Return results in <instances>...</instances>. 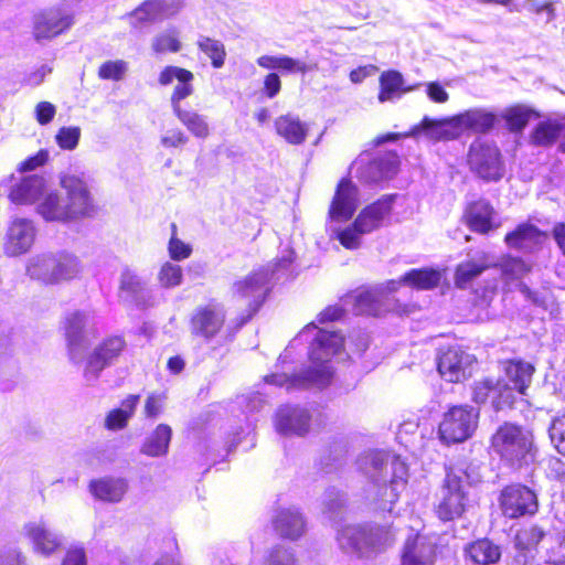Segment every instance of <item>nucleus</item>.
I'll return each instance as SVG.
<instances>
[{
    "label": "nucleus",
    "mask_w": 565,
    "mask_h": 565,
    "mask_svg": "<svg viewBox=\"0 0 565 565\" xmlns=\"http://www.w3.org/2000/svg\"><path fill=\"white\" fill-rule=\"evenodd\" d=\"M441 274L438 269L424 267L406 271L401 281L417 290H429L439 286Z\"/></svg>",
    "instance_id": "72a5a7b5"
},
{
    "label": "nucleus",
    "mask_w": 565,
    "mask_h": 565,
    "mask_svg": "<svg viewBox=\"0 0 565 565\" xmlns=\"http://www.w3.org/2000/svg\"><path fill=\"white\" fill-rule=\"evenodd\" d=\"M352 299V310L356 316L379 318L390 310L385 307L381 294L371 287H359L347 295Z\"/></svg>",
    "instance_id": "5701e85b"
},
{
    "label": "nucleus",
    "mask_w": 565,
    "mask_h": 565,
    "mask_svg": "<svg viewBox=\"0 0 565 565\" xmlns=\"http://www.w3.org/2000/svg\"><path fill=\"white\" fill-rule=\"evenodd\" d=\"M35 239V228L30 220L14 218L8 226L3 248L9 256H19L30 250Z\"/></svg>",
    "instance_id": "a211bd4d"
},
{
    "label": "nucleus",
    "mask_w": 565,
    "mask_h": 565,
    "mask_svg": "<svg viewBox=\"0 0 565 565\" xmlns=\"http://www.w3.org/2000/svg\"><path fill=\"white\" fill-rule=\"evenodd\" d=\"M460 221L470 232L479 235H488L501 226L495 207L486 198L468 201Z\"/></svg>",
    "instance_id": "9b49d317"
},
{
    "label": "nucleus",
    "mask_w": 565,
    "mask_h": 565,
    "mask_svg": "<svg viewBox=\"0 0 565 565\" xmlns=\"http://www.w3.org/2000/svg\"><path fill=\"white\" fill-rule=\"evenodd\" d=\"M401 160L395 150H388L371 157L363 151L353 161L356 178L364 183H376L394 177L399 169Z\"/></svg>",
    "instance_id": "0eeeda50"
},
{
    "label": "nucleus",
    "mask_w": 565,
    "mask_h": 565,
    "mask_svg": "<svg viewBox=\"0 0 565 565\" xmlns=\"http://www.w3.org/2000/svg\"><path fill=\"white\" fill-rule=\"evenodd\" d=\"M263 93L267 98H274L277 96L281 89V81L279 75L275 72L268 73L264 77L263 82Z\"/></svg>",
    "instance_id": "e2e57ef3"
},
{
    "label": "nucleus",
    "mask_w": 565,
    "mask_h": 565,
    "mask_svg": "<svg viewBox=\"0 0 565 565\" xmlns=\"http://www.w3.org/2000/svg\"><path fill=\"white\" fill-rule=\"evenodd\" d=\"M465 558L472 565H495L501 559V547L488 537L477 539L463 547Z\"/></svg>",
    "instance_id": "cd10ccee"
},
{
    "label": "nucleus",
    "mask_w": 565,
    "mask_h": 565,
    "mask_svg": "<svg viewBox=\"0 0 565 565\" xmlns=\"http://www.w3.org/2000/svg\"><path fill=\"white\" fill-rule=\"evenodd\" d=\"M225 324V315L215 303L199 306L190 318L192 335L211 340L218 335Z\"/></svg>",
    "instance_id": "2eb2a0df"
},
{
    "label": "nucleus",
    "mask_w": 565,
    "mask_h": 565,
    "mask_svg": "<svg viewBox=\"0 0 565 565\" xmlns=\"http://www.w3.org/2000/svg\"><path fill=\"white\" fill-rule=\"evenodd\" d=\"M79 137L78 127H62L56 134V142L60 148L72 150L78 145Z\"/></svg>",
    "instance_id": "6e6d98bb"
},
{
    "label": "nucleus",
    "mask_w": 565,
    "mask_h": 565,
    "mask_svg": "<svg viewBox=\"0 0 565 565\" xmlns=\"http://www.w3.org/2000/svg\"><path fill=\"white\" fill-rule=\"evenodd\" d=\"M443 553V545L436 541L407 540L403 546L399 565H435Z\"/></svg>",
    "instance_id": "aec40b11"
},
{
    "label": "nucleus",
    "mask_w": 565,
    "mask_h": 565,
    "mask_svg": "<svg viewBox=\"0 0 565 565\" xmlns=\"http://www.w3.org/2000/svg\"><path fill=\"white\" fill-rule=\"evenodd\" d=\"M125 72L126 63L124 61H106L98 68V77L105 81H120Z\"/></svg>",
    "instance_id": "864d4df0"
},
{
    "label": "nucleus",
    "mask_w": 565,
    "mask_h": 565,
    "mask_svg": "<svg viewBox=\"0 0 565 565\" xmlns=\"http://www.w3.org/2000/svg\"><path fill=\"white\" fill-rule=\"evenodd\" d=\"M358 189L348 178H342L338 184L329 206V216L334 221L350 220L356 210Z\"/></svg>",
    "instance_id": "4be33fe9"
},
{
    "label": "nucleus",
    "mask_w": 565,
    "mask_h": 565,
    "mask_svg": "<svg viewBox=\"0 0 565 565\" xmlns=\"http://www.w3.org/2000/svg\"><path fill=\"white\" fill-rule=\"evenodd\" d=\"M56 113L55 106L50 102H40L35 107L36 121L44 126L50 124Z\"/></svg>",
    "instance_id": "680f3d73"
},
{
    "label": "nucleus",
    "mask_w": 565,
    "mask_h": 565,
    "mask_svg": "<svg viewBox=\"0 0 565 565\" xmlns=\"http://www.w3.org/2000/svg\"><path fill=\"white\" fill-rule=\"evenodd\" d=\"M468 505V494L460 477L448 473L441 488V497L434 512L444 523L460 519Z\"/></svg>",
    "instance_id": "1a4fd4ad"
},
{
    "label": "nucleus",
    "mask_w": 565,
    "mask_h": 565,
    "mask_svg": "<svg viewBox=\"0 0 565 565\" xmlns=\"http://www.w3.org/2000/svg\"><path fill=\"white\" fill-rule=\"evenodd\" d=\"M399 494L394 479L377 486L376 501L382 509H385L387 504L388 509H391L392 505L397 502Z\"/></svg>",
    "instance_id": "603ef678"
},
{
    "label": "nucleus",
    "mask_w": 565,
    "mask_h": 565,
    "mask_svg": "<svg viewBox=\"0 0 565 565\" xmlns=\"http://www.w3.org/2000/svg\"><path fill=\"white\" fill-rule=\"evenodd\" d=\"M548 234L531 222H521L505 233L504 244L514 250L532 254L540 250L546 242Z\"/></svg>",
    "instance_id": "dca6fc26"
},
{
    "label": "nucleus",
    "mask_w": 565,
    "mask_h": 565,
    "mask_svg": "<svg viewBox=\"0 0 565 565\" xmlns=\"http://www.w3.org/2000/svg\"><path fill=\"white\" fill-rule=\"evenodd\" d=\"M498 500L502 514L509 519L534 515L539 510L536 493L521 483L505 486Z\"/></svg>",
    "instance_id": "9d476101"
},
{
    "label": "nucleus",
    "mask_w": 565,
    "mask_h": 565,
    "mask_svg": "<svg viewBox=\"0 0 565 565\" xmlns=\"http://www.w3.org/2000/svg\"><path fill=\"white\" fill-rule=\"evenodd\" d=\"M498 115L483 108H470L455 116V126L459 134L462 130L473 134H488L498 124Z\"/></svg>",
    "instance_id": "b1692460"
},
{
    "label": "nucleus",
    "mask_w": 565,
    "mask_h": 565,
    "mask_svg": "<svg viewBox=\"0 0 565 565\" xmlns=\"http://www.w3.org/2000/svg\"><path fill=\"white\" fill-rule=\"evenodd\" d=\"M555 2V0H545L543 2L532 3L529 7V11L535 15L545 13L547 15V21H552L556 17Z\"/></svg>",
    "instance_id": "69168bd1"
},
{
    "label": "nucleus",
    "mask_w": 565,
    "mask_h": 565,
    "mask_svg": "<svg viewBox=\"0 0 565 565\" xmlns=\"http://www.w3.org/2000/svg\"><path fill=\"white\" fill-rule=\"evenodd\" d=\"M168 250L170 258L177 262L186 259L192 254V247L178 237H170Z\"/></svg>",
    "instance_id": "13d9d810"
},
{
    "label": "nucleus",
    "mask_w": 565,
    "mask_h": 565,
    "mask_svg": "<svg viewBox=\"0 0 565 565\" xmlns=\"http://www.w3.org/2000/svg\"><path fill=\"white\" fill-rule=\"evenodd\" d=\"M140 396L131 394L121 402V407L111 409L105 418L108 430H120L128 425L129 418L135 414Z\"/></svg>",
    "instance_id": "58836bf2"
},
{
    "label": "nucleus",
    "mask_w": 565,
    "mask_h": 565,
    "mask_svg": "<svg viewBox=\"0 0 565 565\" xmlns=\"http://www.w3.org/2000/svg\"><path fill=\"white\" fill-rule=\"evenodd\" d=\"M471 399L476 404H489L494 412L511 409L518 395L507 380L484 377L471 385Z\"/></svg>",
    "instance_id": "6e6552de"
},
{
    "label": "nucleus",
    "mask_w": 565,
    "mask_h": 565,
    "mask_svg": "<svg viewBox=\"0 0 565 565\" xmlns=\"http://www.w3.org/2000/svg\"><path fill=\"white\" fill-rule=\"evenodd\" d=\"M276 134L292 146L302 145L308 137V127L298 116L280 115L274 120Z\"/></svg>",
    "instance_id": "7c9ffc66"
},
{
    "label": "nucleus",
    "mask_w": 565,
    "mask_h": 565,
    "mask_svg": "<svg viewBox=\"0 0 565 565\" xmlns=\"http://www.w3.org/2000/svg\"><path fill=\"white\" fill-rule=\"evenodd\" d=\"M198 47L211 58L214 68H221L226 58V50L224 44L209 36H201L198 41Z\"/></svg>",
    "instance_id": "a18cd8bd"
},
{
    "label": "nucleus",
    "mask_w": 565,
    "mask_h": 565,
    "mask_svg": "<svg viewBox=\"0 0 565 565\" xmlns=\"http://www.w3.org/2000/svg\"><path fill=\"white\" fill-rule=\"evenodd\" d=\"M552 236L562 255L565 257V223L557 222L552 227Z\"/></svg>",
    "instance_id": "774afa93"
},
{
    "label": "nucleus",
    "mask_w": 565,
    "mask_h": 565,
    "mask_svg": "<svg viewBox=\"0 0 565 565\" xmlns=\"http://www.w3.org/2000/svg\"><path fill=\"white\" fill-rule=\"evenodd\" d=\"M61 565H88L86 551L83 546H71L66 550Z\"/></svg>",
    "instance_id": "052dcab7"
},
{
    "label": "nucleus",
    "mask_w": 565,
    "mask_h": 565,
    "mask_svg": "<svg viewBox=\"0 0 565 565\" xmlns=\"http://www.w3.org/2000/svg\"><path fill=\"white\" fill-rule=\"evenodd\" d=\"M73 23L74 15L71 12L51 7L33 15L32 34L36 41L52 40L71 29Z\"/></svg>",
    "instance_id": "ddd939ff"
},
{
    "label": "nucleus",
    "mask_w": 565,
    "mask_h": 565,
    "mask_svg": "<svg viewBox=\"0 0 565 565\" xmlns=\"http://www.w3.org/2000/svg\"><path fill=\"white\" fill-rule=\"evenodd\" d=\"M491 265L484 262L465 260L459 263L454 270V285L458 289L471 287L473 280L489 269Z\"/></svg>",
    "instance_id": "ea45409f"
},
{
    "label": "nucleus",
    "mask_w": 565,
    "mask_h": 565,
    "mask_svg": "<svg viewBox=\"0 0 565 565\" xmlns=\"http://www.w3.org/2000/svg\"><path fill=\"white\" fill-rule=\"evenodd\" d=\"M490 449L509 468L533 465L537 456L534 430L513 422L500 424L490 437Z\"/></svg>",
    "instance_id": "f257e3e1"
},
{
    "label": "nucleus",
    "mask_w": 565,
    "mask_h": 565,
    "mask_svg": "<svg viewBox=\"0 0 565 565\" xmlns=\"http://www.w3.org/2000/svg\"><path fill=\"white\" fill-rule=\"evenodd\" d=\"M86 315L84 311L67 313L63 320L64 335L70 350L81 347L85 340Z\"/></svg>",
    "instance_id": "c9c22d12"
},
{
    "label": "nucleus",
    "mask_w": 565,
    "mask_h": 565,
    "mask_svg": "<svg viewBox=\"0 0 565 565\" xmlns=\"http://www.w3.org/2000/svg\"><path fill=\"white\" fill-rule=\"evenodd\" d=\"M269 273L259 267L233 284V294L239 299H248L247 313L237 318L236 329L242 328L259 311L265 303L269 288Z\"/></svg>",
    "instance_id": "20e7f679"
},
{
    "label": "nucleus",
    "mask_w": 565,
    "mask_h": 565,
    "mask_svg": "<svg viewBox=\"0 0 565 565\" xmlns=\"http://www.w3.org/2000/svg\"><path fill=\"white\" fill-rule=\"evenodd\" d=\"M25 531L38 552L51 555L58 550L60 542L44 526L33 523L26 525Z\"/></svg>",
    "instance_id": "79ce46f5"
},
{
    "label": "nucleus",
    "mask_w": 565,
    "mask_h": 565,
    "mask_svg": "<svg viewBox=\"0 0 565 565\" xmlns=\"http://www.w3.org/2000/svg\"><path fill=\"white\" fill-rule=\"evenodd\" d=\"M397 194H384L364 206L355 220V225L366 234L380 228L385 217L390 216Z\"/></svg>",
    "instance_id": "6ab92c4d"
},
{
    "label": "nucleus",
    "mask_w": 565,
    "mask_h": 565,
    "mask_svg": "<svg viewBox=\"0 0 565 565\" xmlns=\"http://www.w3.org/2000/svg\"><path fill=\"white\" fill-rule=\"evenodd\" d=\"M466 163L469 171L484 182H498L505 172L500 148L495 142L480 138L470 143Z\"/></svg>",
    "instance_id": "f03ea898"
},
{
    "label": "nucleus",
    "mask_w": 565,
    "mask_h": 565,
    "mask_svg": "<svg viewBox=\"0 0 565 565\" xmlns=\"http://www.w3.org/2000/svg\"><path fill=\"white\" fill-rule=\"evenodd\" d=\"M347 315V309L340 303L326 306L316 317L320 324L341 321Z\"/></svg>",
    "instance_id": "4d7b16f0"
},
{
    "label": "nucleus",
    "mask_w": 565,
    "mask_h": 565,
    "mask_svg": "<svg viewBox=\"0 0 565 565\" xmlns=\"http://www.w3.org/2000/svg\"><path fill=\"white\" fill-rule=\"evenodd\" d=\"M318 329L309 347V359L317 365H323L344 349V337L340 331H329L318 328L315 321L307 323L303 331Z\"/></svg>",
    "instance_id": "4468645a"
},
{
    "label": "nucleus",
    "mask_w": 565,
    "mask_h": 565,
    "mask_svg": "<svg viewBox=\"0 0 565 565\" xmlns=\"http://www.w3.org/2000/svg\"><path fill=\"white\" fill-rule=\"evenodd\" d=\"M502 275L509 278L526 275L531 271V265L520 256H507L501 265Z\"/></svg>",
    "instance_id": "09e8293b"
},
{
    "label": "nucleus",
    "mask_w": 565,
    "mask_h": 565,
    "mask_svg": "<svg viewBox=\"0 0 565 565\" xmlns=\"http://www.w3.org/2000/svg\"><path fill=\"white\" fill-rule=\"evenodd\" d=\"M172 429L167 424H159L141 446V452L149 457H159L168 452Z\"/></svg>",
    "instance_id": "4c0bfd02"
},
{
    "label": "nucleus",
    "mask_w": 565,
    "mask_h": 565,
    "mask_svg": "<svg viewBox=\"0 0 565 565\" xmlns=\"http://www.w3.org/2000/svg\"><path fill=\"white\" fill-rule=\"evenodd\" d=\"M543 537L544 532L537 525L523 527L516 532L514 545L524 557L522 565H525L526 563V553L535 550Z\"/></svg>",
    "instance_id": "37998d69"
},
{
    "label": "nucleus",
    "mask_w": 565,
    "mask_h": 565,
    "mask_svg": "<svg viewBox=\"0 0 565 565\" xmlns=\"http://www.w3.org/2000/svg\"><path fill=\"white\" fill-rule=\"evenodd\" d=\"M88 489L95 499L116 503L125 497L128 483L124 478L107 476L90 480Z\"/></svg>",
    "instance_id": "c85d7f7f"
},
{
    "label": "nucleus",
    "mask_w": 565,
    "mask_h": 565,
    "mask_svg": "<svg viewBox=\"0 0 565 565\" xmlns=\"http://www.w3.org/2000/svg\"><path fill=\"white\" fill-rule=\"evenodd\" d=\"M126 347L122 337L114 335L104 339L87 360L86 369L96 375L117 359Z\"/></svg>",
    "instance_id": "a878e982"
},
{
    "label": "nucleus",
    "mask_w": 565,
    "mask_h": 565,
    "mask_svg": "<svg viewBox=\"0 0 565 565\" xmlns=\"http://www.w3.org/2000/svg\"><path fill=\"white\" fill-rule=\"evenodd\" d=\"M479 413L469 405H455L444 414L438 427L441 441L447 445L470 438L478 427Z\"/></svg>",
    "instance_id": "423d86ee"
},
{
    "label": "nucleus",
    "mask_w": 565,
    "mask_h": 565,
    "mask_svg": "<svg viewBox=\"0 0 565 565\" xmlns=\"http://www.w3.org/2000/svg\"><path fill=\"white\" fill-rule=\"evenodd\" d=\"M152 50L156 53H177L181 50V42L174 30L158 34L152 42Z\"/></svg>",
    "instance_id": "49530a36"
},
{
    "label": "nucleus",
    "mask_w": 565,
    "mask_h": 565,
    "mask_svg": "<svg viewBox=\"0 0 565 565\" xmlns=\"http://www.w3.org/2000/svg\"><path fill=\"white\" fill-rule=\"evenodd\" d=\"M274 527L281 537L295 541L303 534L305 521L299 512L281 510L274 519Z\"/></svg>",
    "instance_id": "2f4dec72"
},
{
    "label": "nucleus",
    "mask_w": 565,
    "mask_h": 565,
    "mask_svg": "<svg viewBox=\"0 0 565 565\" xmlns=\"http://www.w3.org/2000/svg\"><path fill=\"white\" fill-rule=\"evenodd\" d=\"M427 95L435 103H446L449 98L448 93L445 88L437 82H430L427 85Z\"/></svg>",
    "instance_id": "338daca9"
},
{
    "label": "nucleus",
    "mask_w": 565,
    "mask_h": 565,
    "mask_svg": "<svg viewBox=\"0 0 565 565\" xmlns=\"http://www.w3.org/2000/svg\"><path fill=\"white\" fill-rule=\"evenodd\" d=\"M167 4L164 0H146L138 8L137 13L141 14L142 20H156L164 13Z\"/></svg>",
    "instance_id": "5fc2aeb1"
},
{
    "label": "nucleus",
    "mask_w": 565,
    "mask_h": 565,
    "mask_svg": "<svg viewBox=\"0 0 565 565\" xmlns=\"http://www.w3.org/2000/svg\"><path fill=\"white\" fill-rule=\"evenodd\" d=\"M81 273L78 259L67 253H51L35 257L28 266L31 278L44 284H58L76 278Z\"/></svg>",
    "instance_id": "7ed1b4c3"
},
{
    "label": "nucleus",
    "mask_w": 565,
    "mask_h": 565,
    "mask_svg": "<svg viewBox=\"0 0 565 565\" xmlns=\"http://www.w3.org/2000/svg\"><path fill=\"white\" fill-rule=\"evenodd\" d=\"M311 416L305 408L285 407L277 415L276 426L282 434L303 435L309 430Z\"/></svg>",
    "instance_id": "c756f323"
},
{
    "label": "nucleus",
    "mask_w": 565,
    "mask_h": 565,
    "mask_svg": "<svg viewBox=\"0 0 565 565\" xmlns=\"http://www.w3.org/2000/svg\"><path fill=\"white\" fill-rule=\"evenodd\" d=\"M173 79L178 81V84L173 88L170 102L173 111L182 109L181 102L193 94L192 82L194 75L191 71L179 67V66H166L159 74L158 82L162 86H167L172 83Z\"/></svg>",
    "instance_id": "f3484780"
},
{
    "label": "nucleus",
    "mask_w": 565,
    "mask_h": 565,
    "mask_svg": "<svg viewBox=\"0 0 565 565\" xmlns=\"http://www.w3.org/2000/svg\"><path fill=\"white\" fill-rule=\"evenodd\" d=\"M565 131V116L545 117L531 130L529 141L532 146L550 148L554 146Z\"/></svg>",
    "instance_id": "bb28decb"
},
{
    "label": "nucleus",
    "mask_w": 565,
    "mask_h": 565,
    "mask_svg": "<svg viewBox=\"0 0 565 565\" xmlns=\"http://www.w3.org/2000/svg\"><path fill=\"white\" fill-rule=\"evenodd\" d=\"M477 361L459 345L441 349L437 359L439 374L450 383H459L471 376V366Z\"/></svg>",
    "instance_id": "f8f14e48"
},
{
    "label": "nucleus",
    "mask_w": 565,
    "mask_h": 565,
    "mask_svg": "<svg viewBox=\"0 0 565 565\" xmlns=\"http://www.w3.org/2000/svg\"><path fill=\"white\" fill-rule=\"evenodd\" d=\"M500 365L503 371V376L500 377L508 381L513 392L518 396L527 395L535 366L522 359H505L500 362Z\"/></svg>",
    "instance_id": "412c9836"
},
{
    "label": "nucleus",
    "mask_w": 565,
    "mask_h": 565,
    "mask_svg": "<svg viewBox=\"0 0 565 565\" xmlns=\"http://www.w3.org/2000/svg\"><path fill=\"white\" fill-rule=\"evenodd\" d=\"M420 134H425L436 140H452L459 137V131H457V126H455V116L443 119L425 116L409 131L404 132V137H417Z\"/></svg>",
    "instance_id": "393cba45"
},
{
    "label": "nucleus",
    "mask_w": 565,
    "mask_h": 565,
    "mask_svg": "<svg viewBox=\"0 0 565 565\" xmlns=\"http://www.w3.org/2000/svg\"><path fill=\"white\" fill-rule=\"evenodd\" d=\"M278 71H280L281 73L306 74L309 71V66L302 61L292 58L287 55H280Z\"/></svg>",
    "instance_id": "bf43d9fd"
},
{
    "label": "nucleus",
    "mask_w": 565,
    "mask_h": 565,
    "mask_svg": "<svg viewBox=\"0 0 565 565\" xmlns=\"http://www.w3.org/2000/svg\"><path fill=\"white\" fill-rule=\"evenodd\" d=\"M364 234L366 233L355 225L354 220L349 226L338 232L337 238L345 249H358L361 246V236Z\"/></svg>",
    "instance_id": "3c124183"
},
{
    "label": "nucleus",
    "mask_w": 565,
    "mask_h": 565,
    "mask_svg": "<svg viewBox=\"0 0 565 565\" xmlns=\"http://www.w3.org/2000/svg\"><path fill=\"white\" fill-rule=\"evenodd\" d=\"M158 279L160 285L164 288L179 286L183 279L181 266L166 262L158 273Z\"/></svg>",
    "instance_id": "de8ad7c7"
},
{
    "label": "nucleus",
    "mask_w": 565,
    "mask_h": 565,
    "mask_svg": "<svg viewBox=\"0 0 565 565\" xmlns=\"http://www.w3.org/2000/svg\"><path fill=\"white\" fill-rule=\"evenodd\" d=\"M541 114L534 108L524 104H514L502 114L505 127L510 132L521 134L529 125L530 120L539 119Z\"/></svg>",
    "instance_id": "473e14b6"
},
{
    "label": "nucleus",
    "mask_w": 565,
    "mask_h": 565,
    "mask_svg": "<svg viewBox=\"0 0 565 565\" xmlns=\"http://www.w3.org/2000/svg\"><path fill=\"white\" fill-rule=\"evenodd\" d=\"M60 184L66 194L68 223L90 218L97 214L98 205L88 183L83 178L66 174L61 178Z\"/></svg>",
    "instance_id": "39448f33"
},
{
    "label": "nucleus",
    "mask_w": 565,
    "mask_h": 565,
    "mask_svg": "<svg viewBox=\"0 0 565 565\" xmlns=\"http://www.w3.org/2000/svg\"><path fill=\"white\" fill-rule=\"evenodd\" d=\"M174 116L198 138L209 136V125L204 117L193 110L179 109L173 111Z\"/></svg>",
    "instance_id": "c03bdc74"
},
{
    "label": "nucleus",
    "mask_w": 565,
    "mask_h": 565,
    "mask_svg": "<svg viewBox=\"0 0 565 565\" xmlns=\"http://www.w3.org/2000/svg\"><path fill=\"white\" fill-rule=\"evenodd\" d=\"M379 84L377 99L380 103L393 100L407 90L403 87L404 79L402 74L394 70L382 72L379 77Z\"/></svg>",
    "instance_id": "a19ab883"
},
{
    "label": "nucleus",
    "mask_w": 565,
    "mask_h": 565,
    "mask_svg": "<svg viewBox=\"0 0 565 565\" xmlns=\"http://www.w3.org/2000/svg\"><path fill=\"white\" fill-rule=\"evenodd\" d=\"M42 188V179L35 175L26 177L11 188L9 198L15 204H31L38 200Z\"/></svg>",
    "instance_id": "f704fd0d"
},
{
    "label": "nucleus",
    "mask_w": 565,
    "mask_h": 565,
    "mask_svg": "<svg viewBox=\"0 0 565 565\" xmlns=\"http://www.w3.org/2000/svg\"><path fill=\"white\" fill-rule=\"evenodd\" d=\"M548 434L557 452L565 456V414L557 415L552 419Z\"/></svg>",
    "instance_id": "8fccbe9b"
},
{
    "label": "nucleus",
    "mask_w": 565,
    "mask_h": 565,
    "mask_svg": "<svg viewBox=\"0 0 565 565\" xmlns=\"http://www.w3.org/2000/svg\"><path fill=\"white\" fill-rule=\"evenodd\" d=\"M38 213L47 222L68 223L65 200L56 192L45 194L36 206Z\"/></svg>",
    "instance_id": "e433bc0d"
},
{
    "label": "nucleus",
    "mask_w": 565,
    "mask_h": 565,
    "mask_svg": "<svg viewBox=\"0 0 565 565\" xmlns=\"http://www.w3.org/2000/svg\"><path fill=\"white\" fill-rule=\"evenodd\" d=\"M188 140L186 135L181 129H172L161 138V143L164 148H177L185 145Z\"/></svg>",
    "instance_id": "0e129e2a"
}]
</instances>
